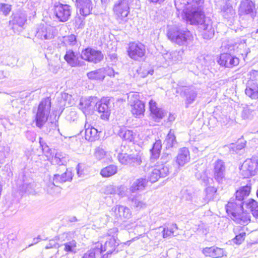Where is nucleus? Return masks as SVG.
<instances>
[{"mask_svg":"<svg viewBox=\"0 0 258 258\" xmlns=\"http://www.w3.org/2000/svg\"><path fill=\"white\" fill-rule=\"evenodd\" d=\"M204 0H175V6L179 12L184 15L187 23L199 25L202 35L205 39H210L214 34V30L210 21L205 20L204 12Z\"/></svg>","mask_w":258,"mask_h":258,"instance_id":"1","label":"nucleus"},{"mask_svg":"<svg viewBox=\"0 0 258 258\" xmlns=\"http://www.w3.org/2000/svg\"><path fill=\"white\" fill-rule=\"evenodd\" d=\"M167 36L172 42L179 46H186L193 39L192 34L187 29L176 26L168 29Z\"/></svg>","mask_w":258,"mask_h":258,"instance_id":"2","label":"nucleus"},{"mask_svg":"<svg viewBox=\"0 0 258 258\" xmlns=\"http://www.w3.org/2000/svg\"><path fill=\"white\" fill-rule=\"evenodd\" d=\"M244 208L240 205H237L233 202H228L226 210L234 221L240 224L247 225L250 221V215L243 212Z\"/></svg>","mask_w":258,"mask_h":258,"instance_id":"3","label":"nucleus"},{"mask_svg":"<svg viewBox=\"0 0 258 258\" xmlns=\"http://www.w3.org/2000/svg\"><path fill=\"white\" fill-rule=\"evenodd\" d=\"M134 0H118L113 6L114 18L119 24H124L128 20L130 7Z\"/></svg>","mask_w":258,"mask_h":258,"instance_id":"4","label":"nucleus"},{"mask_svg":"<svg viewBox=\"0 0 258 258\" xmlns=\"http://www.w3.org/2000/svg\"><path fill=\"white\" fill-rule=\"evenodd\" d=\"M51 110V101L48 97L45 98L39 103L35 113V119L36 126L41 128L45 124Z\"/></svg>","mask_w":258,"mask_h":258,"instance_id":"5","label":"nucleus"},{"mask_svg":"<svg viewBox=\"0 0 258 258\" xmlns=\"http://www.w3.org/2000/svg\"><path fill=\"white\" fill-rule=\"evenodd\" d=\"M144 170L148 173V178L152 183L155 182L161 177L166 176L169 173L168 166L160 164L159 162L154 166L147 164Z\"/></svg>","mask_w":258,"mask_h":258,"instance_id":"6","label":"nucleus"},{"mask_svg":"<svg viewBox=\"0 0 258 258\" xmlns=\"http://www.w3.org/2000/svg\"><path fill=\"white\" fill-rule=\"evenodd\" d=\"M241 174L244 178H248L258 173V159L253 157L246 160L240 168Z\"/></svg>","mask_w":258,"mask_h":258,"instance_id":"7","label":"nucleus"},{"mask_svg":"<svg viewBox=\"0 0 258 258\" xmlns=\"http://www.w3.org/2000/svg\"><path fill=\"white\" fill-rule=\"evenodd\" d=\"M53 13L56 19L61 22H67L71 17L72 8L71 6L56 3L53 7Z\"/></svg>","mask_w":258,"mask_h":258,"instance_id":"8","label":"nucleus"},{"mask_svg":"<svg viewBox=\"0 0 258 258\" xmlns=\"http://www.w3.org/2000/svg\"><path fill=\"white\" fill-rule=\"evenodd\" d=\"M127 51L130 57L138 60L145 55L146 49L142 43L134 42L129 44Z\"/></svg>","mask_w":258,"mask_h":258,"instance_id":"9","label":"nucleus"},{"mask_svg":"<svg viewBox=\"0 0 258 258\" xmlns=\"http://www.w3.org/2000/svg\"><path fill=\"white\" fill-rule=\"evenodd\" d=\"M118 159L121 164L132 166L139 165L142 162L141 156L139 153L131 154L121 153L118 155Z\"/></svg>","mask_w":258,"mask_h":258,"instance_id":"10","label":"nucleus"},{"mask_svg":"<svg viewBox=\"0 0 258 258\" xmlns=\"http://www.w3.org/2000/svg\"><path fill=\"white\" fill-rule=\"evenodd\" d=\"M81 57L89 62L97 63L103 59V55L101 51L88 47L82 51Z\"/></svg>","mask_w":258,"mask_h":258,"instance_id":"11","label":"nucleus"},{"mask_svg":"<svg viewBox=\"0 0 258 258\" xmlns=\"http://www.w3.org/2000/svg\"><path fill=\"white\" fill-rule=\"evenodd\" d=\"M110 99L107 97L101 99L96 103V109L103 119L109 118L110 114Z\"/></svg>","mask_w":258,"mask_h":258,"instance_id":"12","label":"nucleus"},{"mask_svg":"<svg viewBox=\"0 0 258 258\" xmlns=\"http://www.w3.org/2000/svg\"><path fill=\"white\" fill-rule=\"evenodd\" d=\"M251 187L250 186L246 185L241 187L235 194V199L231 198L229 202H233L237 205H240L244 207V203H246V198L249 196Z\"/></svg>","mask_w":258,"mask_h":258,"instance_id":"13","label":"nucleus"},{"mask_svg":"<svg viewBox=\"0 0 258 258\" xmlns=\"http://www.w3.org/2000/svg\"><path fill=\"white\" fill-rule=\"evenodd\" d=\"M218 62L221 66L231 68L239 64V59L229 53H223L220 54Z\"/></svg>","mask_w":258,"mask_h":258,"instance_id":"14","label":"nucleus"},{"mask_svg":"<svg viewBox=\"0 0 258 258\" xmlns=\"http://www.w3.org/2000/svg\"><path fill=\"white\" fill-rule=\"evenodd\" d=\"M27 21V16L24 13H16L10 17L9 25L14 32L21 28Z\"/></svg>","mask_w":258,"mask_h":258,"instance_id":"15","label":"nucleus"},{"mask_svg":"<svg viewBox=\"0 0 258 258\" xmlns=\"http://www.w3.org/2000/svg\"><path fill=\"white\" fill-rule=\"evenodd\" d=\"M75 3L77 9L80 14L86 17L91 14L92 10V3L91 0H73Z\"/></svg>","mask_w":258,"mask_h":258,"instance_id":"16","label":"nucleus"},{"mask_svg":"<svg viewBox=\"0 0 258 258\" xmlns=\"http://www.w3.org/2000/svg\"><path fill=\"white\" fill-rule=\"evenodd\" d=\"M225 165L221 160H218L214 163V177L219 183L225 180Z\"/></svg>","mask_w":258,"mask_h":258,"instance_id":"17","label":"nucleus"},{"mask_svg":"<svg viewBox=\"0 0 258 258\" xmlns=\"http://www.w3.org/2000/svg\"><path fill=\"white\" fill-rule=\"evenodd\" d=\"M35 36L41 40L51 39L54 37V29L51 26L40 25L37 28Z\"/></svg>","mask_w":258,"mask_h":258,"instance_id":"18","label":"nucleus"},{"mask_svg":"<svg viewBox=\"0 0 258 258\" xmlns=\"http://www.w3.org/2000/svg\"><path fill=\"white\" fill-rule=\"evenodd\" d=\"M64 58L67 63L72 67H82L86 65L84 61L79 59V54L72 50L67 51Z\"/></svg>","mask_w":258,"mask_h":258,"instance_id":"19","label":"nucleus"},{"mask_svg":"<svg viewBox=\"0 0 258 258\" xmlns=\"http://www.w3.org/2000/svg\"><path fill=\"white\" fill-rule=\"evenodd\" d=\"M118 245L116 241L115 238L114 236L110 238L107 240L104 245L101 243V254L102 255L100 258H108V255L113 252Z\"/></svg>","mask_w":258,"mask_h":258,"instance_id":"20","label":"nucleus"},{"mask_svg":"<svg viewBox=\"0 0 258 258\" xmlns=\"http://www.w3.org/2000/svg\"><path fill=\"white\" fill-rule=\"evenodd\" d=\"M131 106V111L136 117H140L144 115L145 112V104L139 99L136 98L133 100L132 98L129 100Z\"/></svg>","mask_w":258,"mask_h":258,"instance_id":"21","label":"nucleus"},{"mask_svg":"<svg viewBox=\"0 0 258 258\" xmlns=\"http://www.w3.org/2000/svg\"><path fill=\"white\" fill-rule=\"evenodd\" d=\"M117 220H124L131 217V213L130 209L121 205H116L112 209Z\"/></svg>","mask_w":258,"mask_h":258,"instance_id":"22","label":"nucleus"},{"mask_svg":"<svg viewBox=\"0 0 258 258\" xmlns=\"http://www.w3.org/2000/svg\"><path fill=\"white\" fill-rule=\"evenodd\" d=\"M48 158L51 163L55 165H64L68 160V158L65 154L55 150H53V152H51Z\"/></svg>","mask_w":258,"mask_h":258,"instance_id":"23","label":"nucleus"},{"mask_svg":"<svg viewBox=\"0 0 258 258\" xmlns=\"http://www.w3.org/2000/svg\"><path fill=\"white\" fill-rule=\"evenodd\" d=\"M203 253L206 256H210L213 258H219L226 255V253L223 249L214 246L204 248Z\"/></svg>","mask_w":258,"mask_h":258,"instance_id":"24","label":"nucleus"},{"mask_svg":"<svg viewBox=\"0 0 258 258\" xmlns=\"http://www.w3.org/2000/svg\"><path fill=\"white\" fill-rule=\"evenodd\" d=\"M190 155L187 148H181L176 157V163L179 166H183L190 161Z\"/></svg>","mask_w":258,"mask_h":258,"instance_id":"25","label":"nucleus"},{"mask_svg":"<svg viewBox=\"0 0 258 258\" xmlns=\"http://www.w3.org/2000/svg\"><path fill=\"white\" fill-rule=\"evenodd\" d=\"M182 92L185 97L186 107H187L189 104L192 103L196 100L198 91L194 87H189L184 89Z\"/></svg>","mask_w":258,"mask_h":258,"instance_id":"26","label":"nucleus"},{"mask_svg":"<svg viewBox=\"0 0 258 258\" xmlns=\"http://www.w3.org/2000/svg\"><path fill=\"white\" fill-rule=\"evenodd\" d=\"M149 108L152 117L155 121H158L164 116L165 112L162 109L157 107L156 102L152 100L149 102Z\"/></svg>","mask_w":258,"mask_h":258,"instance_id":"27","label":"nucleus"},{"mask_svg":"<svg viewBox=\"0 0 258 258\" xmlns=\"http://www.w3.org/2000/svg\"><path fill=\"white\" fill-rule=\"evenodd\" d=\"M245 94L252 99H258V86L252 80L249 81L245 90Z\"/></svg>","mask_w":258,"mask_h":258,"instance_id":"28","label":"nucleus"},{"mask_svg":"<svg viewBox=\"0 0 258 258\" xmlns=\"http://www.w3.org/2000/svg\"><path fill=\"white\" fill-rule=\"evenodd\" d=\"M254 5L251 1L246 0L241 3L239 8V14L240 15L251 14L253 13Z\"/></svg>","mask_w":258,"mask_h":258,"instance_id":"29","label":"nucleus"},{"mask_svg":"<svg viewBox=\"0 0 258 258\" xmlns=\"http://www.w3.org/2000/svg\"><path fill=\"white\" fill-rule=\"evenodd\" d=\"M101 243L98 242L84 254L82 258H97L101 254Z\"/></svg>","mask_w":258,"mask_h":258,"instance_id":"30","label":"nucleus"},{"mask_svg":"<svg viewBox=\"0 0 258 258\" xmlns=\"http://www.w3.org/2000/svg\"><path fill=\"white\" fill-rule=\"evenodd\" d=\"M118 135L123 140L129 142H134L136 136L132 131L128 130L124 126L120 128Z\"/></svg>","mask_w":258,"mask_h":258,"instance_id":"31","label":"nucleus"},{"mask_svg":"<svg viewBox=\"0 0 258 258\" xmlns=\"http://www.w3.org/2000/svg\"><path fill=\"white\" fill-rule=\"evenodd\" d=\"M221 13L223 18L228 20L233 19L236 13L232 6L226 3L221 8Z\"/></svg>","mask_w":258,"mask_h":258,"instance_id":"32","label":"nucleus"},{"mask_svg":"<svg viewBox=\"0 0 258 258\" xmlns=\"http://www.w3.org/2000/svg\"><path fill=\"white\" fill-rule=\"evenodd\" d=\"M96 98L93 97H90L88 98L82 99L80 103V108L85 113L88 110H91L95 105L96 102L94 100Z\"/></svg>","mask_w":258,"mask_h":258,"instance_id":"33","label":"nucleus"},{"mask_svg":"<svg viewBox=\"0 0 258 258\" xmlns=\"http://www.w3.org/2000/svg\"><path fill=\"white\" fill-rule=\"evenodd\" d=\"M217 192V188L214 186H208L205 189V197L203 198V200L201 203L195 201V202L201 205H204L208 203L210 200L213 199L215 193Z\"/></svg>","mask_w":258,"mask_h":258,"instance_id":"34","label":"nucleus"},{"mask_svg":"<svg viewBox=\"0 0 258 258\" xmlns=\"http://www.w3.org/2000/svg\"><path fill=\"white\" fill-rule=\"evenodd\" d=\"M105 75L106 69L103 68L90 72L87 74V76L89 79L101 81L104 79Z\"/></svg>","mask_w":258,"mask_h":258,"instance_id":"35","label":"nucleus"},{"mask_svg":"<svg viewBox=\"0 0 258 258\" xmlns=\"http://www.w3.org/2000/svg\"><path fill=\"white\" fill-rule=\"evenodd\" d=\"M233 232H234L235 237L233 239L234 243L240 244L245 239V232L243 227L240 226H236L233 228Z\"/></svg>","mask_w":258,"mask_h":258,"instance_id":"36","label":"nucleus"},{"mask_svg":"<svg viewBox=\"0 0 258 258\" xmlns=\"http://www.w3.org/2000/svg\"><path fill=\"white\" fill-rule=\"evenodd\" d=\"M72 173L68 169L61 174H55L54 175L53 181L56 183H63L70 181L72 179Z\"/></svg>","mask_w":258,"mask_h":258,"instance_id":"37","label":"nucleus"},{"mask_svg":"<svg viewBox=\"0 0 258 258\" xmlns=\"http://www.w3.org/2000/svg\"><path fill=\"white\" fill-rule=\"evenodd\" d=\"M177 229L178 227L175 223L165 224L162 231L163 237L166 238L173 235L174 232Z\"/></svg>","mask_w":258,"mask_h":258,"instance_id":"38","label":"nucleus"},{"mask_svg":"<svg viewBox=\"0 0 258 258\" xmlns=\"http://www.w3.org/2000/svg\"><path fill=\"white\" fill-rule=\"evenodd\" d=\"M244 206L246 209L248 210L253 216L258 217V202L253 199H248Z\"/></svg>","mask_w":258,"mask_h":258,"instance_id":"39","label":"nucleus"},{"mask_svg":"<svg viewBox=\"0 0 258 258\" xmlns=\"http://www.w3.org/2000/svg\"><path fill=\"white\" fill-rule=\"evenodd\" d=\"M85 139L86 140L93 142L95 141L98 138V132L97 129L94 127H90L89 125L87 127V124L85 125Z\"/></svg>","mask_w":258,"mask_h":258,"instance_id":"40","label":"nucleus"},{"mask_svg":"<svg viewBox=\"0 0 258 258\" xmlns=\"http://www.w3.org/2000/svg\"><path fill=\"white\" fill-rule=\"evenodd\" d=\"M147 182L148 180L146 178H139L134 181L130 187V190L132 192L143 190L146 186Z\"/></svg>","mask_w":258,"mask_h":258,"instance_id":"41","label":"nucleus"},{"mask_svg":"<svg viewBox=\"0 0 258 258\" xmlns=\"http://www.w3.org/2000/svg\"><path fill=\"white\" fill-rule=\"evenodd\" d=\"M162 144L161 140H157L153 144L152 149L150 150L151 160H155L157 159L160 155Z\"/></svg>","mask_w":258,"mask_h":258,"instance_id":"42","label":"nucleus"},{"mask_svg":"<svg viewBox=\"0 0 258 258\" xmlns=\"http://www.w3.org/2000/svg\"><path fill=\"white\" fill-rule=\"evenodd\" d=\"M183 54V50L180 49L179 51H174L169 54H166L165 56V58L170 59V61L174 63L181 61L182 59V55Z\"/></svg>","mask_w":258,"mask_h":258,"instance_id":"43","label":"nucleus"},{"mask_svg":"<svg viewBox=\"0 0 258 258\" xmlns=\"http://www.w3.org/2000/svg\"><path fill=\"white\" fill-rule=\"evenodd\" d=\"M122 186H116L113 185H108L105 186L103 188V192L106 195H114L117 194L118 195H122Z\"/></svg>","mask_w":258,"mask_h":258,"instance_id":"44","label":"nucleus"},{"mask_svg":"<svg viewBox=\"0 0 258 258\" xmlns=\"http://www.w3.org/2000/svg\"><path fill=\"white\" fill-rule=\"evenodd\" d=\"M118 168L116 165H110L105 168H103L100 171V174L103 177H109L114 174L117 172Z\"/></svg>","mask_w":258,"mask_h":258,"instance_id":"45","label":"nucleus"},{"mask_svg":"<svg viewBox=\"0 0 258 258\" xmlns=\"http://www.w3.org/2000/svg\"><path fill=\"white\" fill-rule=\"evenodd\" d=\"M164 143L166 149L171 148L177 144L176 137L174 135V132L172 130L169 131L164 141Z\"/></svg>","mask_w":258,"mask_h":258,"instance_id":"46","label":"nucleus"},{"mask_svg":"<svg viewBox=\"0 0 258 258\" xmlns=\"http://www.w3.org/2000/svg\"><path fill=\"white\" fill-rule=\"evenodd\" d=\"M128 199L132 201V205L138 209H141L146 207V203L142 200L140 195L131 196L129 197Z\"/></svg>","mask_w":258,"mask_h":258,"instance_id":"47","label":"nucleus"},{"mask_svg":"<svg viewBox=\"0 0 258 258\" xmlns=\"http://www.w3.org/2000/svg\"><path fill=\"white\" fill-rule=\"evenodd\" d=\"M64 250L68 253H75L76 252L77 242L75 240H68L63 244Z\"/></svg>","mask_w":258,"mask_h":258,"instance_id":"48","label":"nucleus"},{"mask_svg":"<svg viewBox=\"0 0 258 258\" xmlns=\"http://www.w3.org/2000/svg\"><path fill=\"white\" fill-rule=\"evenodd\" d=\"M255 114V110L250 106H246L243 108L241 112V117L243 119H251Z\"/></svg>","mask_w":258,"mask_h":258,"instance_id":"49","label":"nucleus"},{"mask_svg":"<svg viewBox=\"0 0 258 258\" xmlns=\"http://www.w3.org/2000/svg\"><path fill=\"white\" fill-rule=\"evenodd\" d=\"M139 76L141 78H145L149 74L152 75L154 71L152 69H149L147 64L142 65L139 70H137Z\"/></svg>","mask_w":258,"mask_h":258,"instance_id":"50","label":"nucleus"},{"mask_svg":"<svg viewBox=\"0 0 258 258\" xmlns=\"http://www.w3.org/2000/svg\"><path fill=\"white\" fill-rule=\"evenodd\" d=\"M11 10V5L5 3H0V15L7 16L9 15Z\"/></svg>","mask_w":258,"mask_h":258,"instance_id":"51","label":"nucleus"},{"mask_svg":"<svg viewBox=\"0 0 258 258\" xmlns=\"http://www.w3.org/2000/svg\"><path fill=\"white\" fill-rule=\"evenodd\" d=\"M10 153L11 149L8 145H0V156L7 158Z\"/></svg>","mask_w":258,"mask_h":258,"instance_id":"52","label":"nucleus"},{"mask_svg":"<svg viewBox=\"0 0 258 258\" xmlns=\"http://www.w3.org/2000/svg\"><path fill=\"white\" fill-rule=\"evenodd\" d=\"M106 155V152L100 147L96 148L94 156L98 160H101L103 159Z\"/></svg>","mask_w":258,"mask_h":258,"instance_id":"53","label":"nucleus"},{"mask_svg":"<svg viewBox=\"0 0 258 258\" xmlns=\"http://www.w3.org/2000/svg\"><path fill=\"white\" fill-rule=\"evenodd\" d=\"M58 238L55 237L54 239H52L49 240L48 244L45 246L46 249L57 248L60 246V244L57 242Z\"/></svg>","mask_w":258,"mask_h":258,"instance_id":"54","label":"nucleus"},{"mask_svg":"<svg viewBox=\"0 0 258 258\" xmlns=\"http://www.w3.org/2000/svg\"><path fill=\"white\" fill-rule=\"evenodd\" d=\"M66 119L70 121H74L77 119V114L75 111L71 110L66 116Z\"/></svg>","mask_w":258,"mask_h":258,"instance_id":"55","label":"nucleus"},{"mask_svg":"<svg viewBox=\"0 0 258 258\" xmlns=\"http://www.w3.org/2000/svg\"><path fill=\"white\" fill-rule=\"evenodd\" d=\"M172 156L171 154L167 153H163L160 159L161 164L166 165V164L171 159Z\"/></svg>","mask_w":258,"mask_h":258,"instance_id":"56","label":"nucleus"},{"mask_svg":"<svg viewBox=\"0 0 258 258\" xmlns=\"http://www.w3.org/2000/svg\"><path fill=\"white\" fill-rule=\"evenodd\" d=\"M66 41L69 45L74 46L77 43L76 36L75 35H70L67 37Z\"/></svg>","mask_w":258,"mask_h":258,"instance_id":"57","label":"nucleus"},{"mask_svg":"<svg viewBox=\"0 0 258 258\" xmlns=\"http://www.w3.org/2000/svg\"><path fill=\"white\" fill-rule=\"evenodd\" d=\"M56 183L54 182H49L46 187V190L47 192L51 195H53L54 193V190L56 188H57V186L55 184Z\"/></svg>","mask_w":258,"mask_h":258,"instance_id":"58","label":"nucleus"},{"mask_svg":"<svg viewBox=\"0 0 258 258\" xmlns=\"http://www.w3.org/2000/svg\"><path fill=\"white\" fill-rule=\"evenodd\" d=\"M182 197L184 199H185L187 201H192V194L187 189L184 190L183 191Z\"/></svg>","mask_w":258,"mask_h":258,"instance_id":"59","label":"nucleus"},{"mask_svg":"<svg viewBox=\"0 0 258 258\" xmlns=\"http://www.w3.org/2000/svg\"><path fill=\"white\" fill-rule=\"evenodd\" d=\"M200 178L206 185H207L209 182V178L205 174H204L202 176H201Z\"/></svg>","mask_w":258,"mask_h":258,"instance_id":"60","label":"nucleus"},{"mask_svg":"<svg viewBox=\"0 0 258 258\" xmlns=\"http://www.w3.org/2000/svg\"><path fill=\"white\" fill-rule=\"evenodd\" d=\"M57 123L58 122L56 121H53V122H50L52 129L55 130V129L57 128V127L58 126Z\"/></svg>","mask_w":258,"mask_h":258,"instance_id":"61","label":"nucleus"},{"mask_svg":"<svg viewBox=\"0 0 258 258\" xmlns=\"http://www.w3.org/2000/svg\"><path fill=\"white\" fill-rule=\"evenodd\" d=\"M81 168V165L79 164L77 167V174L79 176H81L82 174V171H80V168Z\"/></svg>","mask_w":258,"mask_h":258,"instance_id":"62","label":"nucleus"},{"mask_svg":"<svg viewBox=\"0 0 258 258\" xmlns=\"http://www.w3.org/2000/svg\"><path fill=\"white\" fill-rule=\"evenodd\" d=\"M5 77L4 72L3 71L0 70V79H3Z\"/></svg>","mask_w":258,"mask_h":258,"instance_id":"63","label":"nucleus"},{"mask_svg":"<svg viewBox=\"0 0 258 258\" xmlns=\"http://www.w3.org/2000/svg\"><path fill=\"white\" fill-rule=\"evenodd\" d=\"M245 146V144H241L240 145H237V149L239 150H241Z\"/></svg>","mask_w":258,"mask_h":258,"instance_id":"64","label":"nucleus"}]
</instances>
